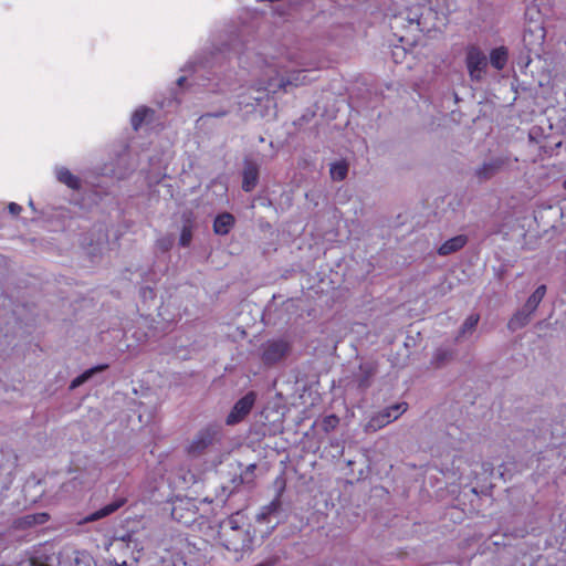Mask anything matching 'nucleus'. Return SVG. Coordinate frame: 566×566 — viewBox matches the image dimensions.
Wrapping results in <instances>:
<instances>
[{
    "label": "nucleus",
    "mask_w": 566,
    "mask_h": 566,
    "mask_svg": "<svg viewBox=\"0 0 566 566\" xmlns=\"http://www.w3.org/2000/svg\"><path fill=\"white\" fill-rule=\"evenodd\" d=\"M275 77H270L265 83L264 90L271 93L283 91L287 93L292 87H298L308 84L312 80L307 77V69L286 70L282 61L271 62Z\"/></svg>",
    "instance_id": "f257e3e1"
},
{
    "label": "nucleus",
    "mask_w": 566,
    "mask_h": 566,
    "mask_svg": "<svg viewBox=\"0 0 566 566\" xmlns=\"http://www.w3.org/2000/svg\"><path fill=\"white\" fill-rule=\"evenodd\" d=\"M221 426L209 423L196 432L187 444L186 452L191 458H199L221 444Z\"/></svg>",
    "instance_id": "f03ea898"
},
{
    "label": "nucleus",
    "mask_w": 566,
    "mask_h": 566,
    "mask_svg": "<svg viewBox=\"0 0 566 566\" xmlns=\"http://www.w3.org/2000/svg\"><path fill=\"white\" fill-rule=\"evenodd\" d=\"M219 538L228 551L237 554L234 557L237 560L242 557L244 552L251 549L252 536L249 530L222 528V531H219Z\"/></svg>",
    "instance_id": "7ed1b4c3"
},
{
    "label": "nucleus",
    "mask_w": 566,
    "mask_h": 566,
    "mask_svg": "<svg viewBox=\"0 0 566 566\" xmlns=\"http://www.w3.org/2000/svg\"><path fill=\"white\" fill-rule=\"evenodd\" d=\"M292 350V340L286 337L268 339L261 346V359L266 366H272L284 359Z\"/></svg>",
    "instance_id": "20e7f679"
},
{
    "label": "nucleus",
    "mask_w": 566,
    "mask_h": 566,
    "mask_svg": "<svg viewBox=\"0 0 566 566\" xmlns=\"http://www.w3.org/2000/svg\"><path fill=\"white\" fill-rule=\"evenodd\" d=\"M408 409L407 402H397L374 413L365 426L366 432H376L397 420Z\"/></svg>",
    "instance_id": "39448f33"
},
{
    "label": "nucleus",
    "mask_w": 566,
    "mask_h": 566,
    "mask_svg": "<svg viewBox=\"0 0 566 566\" xmlns=\"http://www.w3.org/2000/svg\"><path fill=\"white\" fill-rule=\"evenodd\" d=\"M507 163V157L499 156L490 158L475 168L474 176L479 181H486L503 170Z\"/></svg>",
    "instance_id": "423d86ee"
},
{
    "label": "nucleus",
    "mask_w": 566,
    "mask_h": 566,
    "mask_svg": "<svg viewBox=\"0 0 566 566\" xmlns=\"http://www.w3.org/2000/svg\"><path fill=\"white\" fill-rule=\"evenodd\" d=\"M467 66L470 77L480 81L488 66L486 56L478 49H471L467 54Z\"/></svg>",
    "instance_id": "0eeeda50"
},
{
    "label": "nucleus",
    "mask_w": 566,
    "mask_h": 566,
    "mask_svg": "<svg viewBox=\"0 0 566 566\" xmlns=\"http://www.w3.org/2000/svg\"><path fill=\"white\" fill-rule=\"evenodd\" d=\"M255 402V394L250 391L240 398L227 417V424H235L241 421L252 409Z\"/></svg>",
    "instance_id": "6e6552de"
},
{
    "label": "nucleus",
    "mask_w": 566,
    "mask_h": 566,
    "mask_svg": "<svg viewBox=\"0 0 566 566\" xmlns=\"http://www.w3.org/2000/svg\"><path fill=\"white\" fill-rule=\"evenodd\" d=\"M378 371V365L374 360H366L359 364L358 370L354 374L357 387L366 390L371 386L373 379Z\"/></svg>",
    "instance_id": "1a4fd4ad"
},
{
    "label": "nucleus",
    "mask_w": 566,
    "mask_h": 566,
    "mask_svg": "<svg viewBox=\"0 0 566 566\" xmlns=\"http://www.w3.org/2000/svg\"><path fill=\"white\" fill-rule=\"evenodd\" d=\"M242 189L245 192L252 191L259 181V165L251 160H244Z\"/></svg>",
    "instance_id": "9d476101"
},
{
    "label": "nucleus",
    "mask_w": 566,
    "mask_h": 566,
    "mask_svg": "<svg viewBox=\"0 0 566 566\" xmlns=\"http://www.w3.org/2000/svg\"><path fill=\"white\" fill-rule=\"evenodd\" d=\"M468 243V237L464 234L455 235L443 242L438 249L439 255H449L461 250Z\"/></svg>",
    "instance_id": "9b49d317"
},
{
    "label": "nucleus",
    "mask_w": 566,
    "mask_h": 566,
    "mask_svg": "<svg viewBox=\"0 0 566 566\" xmlns=\"http://www.w3.org/2000/svg\"><path fill=\"white\" fill-rule=\"evenodd\" d=\"M234 224V217L231 213L224 212L216 217L213 222V231L217 234L226 235L230 232Z\"/></svg>",
    "instance_id": "f8f14e48"
},
{
    "label": "nucleus",
    "mask_w": 566,
    "mask_h": 566,
    "mask_svg": "<svg viewBox=\"0 0 566 566\" xmlns=\"http://www.w3.org/2000/svg\"><path fill=\"white\" fill-rule=\"evenodd\" d=\"M56 178L60 182L66 185L73 190L81 188V180L77 176L73 175L67 168L60 167L56 169Z\"/></svg>",
    "instance_id": "ddd939ff"
},
{
    "label": "nucleus",
    "mask_w": 566,
    "mask_h": 566,
    "mask_svg": "<svg viewBox=\"0 0 566 566\" xmlns=\"http://www.w3.org/2000/svg\"><path fill=\"white\" fill-rule=\"evenodd\" d=\"M125 502H126V500L123 497L116 499V500L112 501L111 503L106 504L105 506H103L102 509L95 511L91 515L90 520L96 521V520L103 518L105 516H108L112 513L116 512L119 507H122L125 504Z\"/></svg>",
    "instance_id": "4468645a"
},
{
    "label": "nucleus",
    "mask_w": 566,
    "mask_h": 566,
    "mask_svg": "<svg viewBox=\"0 0 566 566\" xmlns=\"http://www.w3.org/2000/svg\"><path fill=\"white\" fill-rule=\"evenodd\" d=\"M107 368H108V365L103 364V365H97L95 367H92V368L85 370L84 373H82L81 375H78L71 381L70 389L73 390V389L82 386L84 382H86L88 379H91L96 373L103 371Z\"/></svg>",
    "instance_id": "2eb2a0df"
},
{
    "label": "nucleus",
    "mask_w": 566,
    "mask_h": 566,
    "mask_svg": "<svg viewBox=\"0 0 566 566\" xmlns=\"http://www.w3.org/2000/svg\"><path fill=\"white\" fill-rule=\"evenodd\" d=\"M532 315L524 312L523 308L516 311V313L510 318L507 328L512 332L518 331L526 326L531 321Z\"/></svg>",
    "instance_id": "dca6fc26"
},
{
    "label": "nucleus",
    "mask_w": 566,
    "mask_h": 566,
    "mask_svg": "<svg viewBox=\"0 0 566 566\" xmlns=\"http://www.w3.org/2000/svg\"><path fill=\"white\" fill-rule=\"evenodd\" d=\"M507 62V50L503 46L493 49L490 53V63L496 70L504 69Z\"/></svg>",
    "instance_id": "f3484780"
},
{
    "label": "nucleus",
    "mask_w": 566,
    "mask_h": 566,
    "mask_svg": "<svg viewBox=\"0 0 566 566\" xmlns=\"http://www.w3.org/2000/svg\"><path fill=\"white\" fill-rule=\"evenodd\" d=\"M281 507V501L279 496H276L273 501H271L268 505H264L260 513L256 515V521L260 523L269 522V517L277 513Z\"/></svg>",
    "instance_id": "a211bd4d"
},
{
    "label": "nucleus",
    "mask_w": 566,
    "mask_h": 566,
    "mask_svg": "<svg viewBox=\"0 0 566 566\" xmlns=\"http://www.w3.org/2000/svg\"><path fill=\"white\" fill-rule=\"evenodd\" d=\"M348 166L344 161H337L331 165L329 174L333 180L342 181L346 178Z\"/></svg>",
    "instance_id": "6ab92c4d"
},
{
    "label": "nucleus",
    "mask_w": 566,
    "mask_h": 566,
    "mask_svg": "<svg viewBox=\"0 0 566 566\" xmlns=\"http://www.w3.org/2000/svg\"><path fill=\"white\" fill-rule=\"evenodd\" d=\"M479 321H480V315L479 314H471V315H469L465 318V321L463 322V324H462V326L460 328L458 337H462V336H465L469 333H472L475 329Z\"/></svg>",
    "instance_id": "aec40b11"
},
{
    "label": "nucleus",
    "mask_w": 566,
    "mask_h": 566,
    "mask_svg": "<svg viewBox=\"0 0 566 566\" xmlns=\"http://www.w3.org/2000/svg\"><path fill=\"white\" fill-rule=\"evenodd\" d=\"M233 530H240L243 527V516L238 512L235 514L230 515L226 521L221 523L220 531L222 528H232Z\"/></svg>",
    "instance_id": "412c9836"
},
{
    "label": "nucleus",
    "mask_w": 566,
    "mask_h": 566,
    "mask_svg": "<svg viewBox=\"0 0 566 566\" xmlns=\"http://www.w3.org/2000/svg\"><path fill=\"white\" fill-rule=\"evenodd\" d=\"M545 294L546 285L542 284L537 286L536 290L530 295V297L526 300V303L536 310L543 301Z\"/></svg>",
    "instance_id": "4be33fe9"
},
{
    "label": "nucleus",
    "mask_w": 566,
    "mask_h": 566,
    "mask_svg": "<svg viewBox=\"0 0 566 566\" xmlns=\"http://www.w3.org/2000/svg\"><path fill=\"white\" fill-rule=\"evenodd\" d=\"M149 112L148 107L142 106L133 113L130 123L135 130H138Z\"/></svg>",
    "instance_id": "5701e85b"
},
{
    "label": "nucleus",
    "mask_w": 566,
    "mask_h": 566,
    "mask_svg": "<svg viewBox=\"0 0 566 566\" xmlns=\"http://www.w3.org/2000/svg\"><path fill=\"white\" fill-rule=\"evenodd\" d=\"M452 357V352L447 348H438L434 354L432 361L437 367L442 366L444 363L450 360Z\"/></svg>",
    "instance_id": "b1692460"
},
{
    "label": "nucleus",
    "mask_w": 566,
    "mask_h": 566,
    "mask_svg": "<svg viewBox=\"0 0 566 566\" xmlns=\"http://www.w3.org/2000/svg\"><path fill=\"white\" fill-rule=\"evenodd\" d=\"M192 240V227L190 224H184L179 238V244L184 248L189 247Z\"/></svg>",
    "instance_id": "393cba45"
},
{
    "label": "nucleus",
    "mask_w": 566,
    "mask_h": 566,
    "mask_svg": "<svg viewBox=\"0 0 566 566\" xmlns=\"http://www.w3.org/2000/svg\"><path fill=\"white\" fill-rule=\"evenodd\" d=\"M338 422H339V419L337 416H335V415L326 416V417H324V419L322 421V429L327 433V432L334 430L337 427Z\"/></svg>",
    "instance_id": "a878e982"
},
{
    "label": "nucleus",
    "mask_w": 566,
    "mask_h": 566,
    "mask_svg": "<svg viewBox=\"0 0 566 566\" xmlns=\"http://www.w3.org/2000/svg\"><path fill=\"white\" fill-rule=\"evenodd\" d=\"M50 516L48 513L30 514L25 516V522L31 524H44L49 521Z\"/></svg>",
    "instance_id": "bb28decb"
},
{
    "label": "nucleus",
    "mask_w": 566,
    "mask_h": 566,
    "mask_svg": "<svg viewBox=\"0 0 566 566\" xmlns=\"http://www.w3.org/2000/svg\"><path fill=\"white\" fill-rule=\"evenodd\" d=\"M172 245V241L171 239H160L158 241V247L163 250V251H167L171 248Z\"/></svg>",
    "instance_id": "cd10ccee"
},
{
    "label": "nucleus",
    "mask_w": 566,
    "mask_h": 566,
    "mask_svg": "<svg viewBox=\"0 0 566 566\" xmlns=\"http://www.w3.org/2000/svg\"><path fill=\"white\" fill-rule=\"evenodd\" d=\"M8 209L11 214L18 216L21 212L22 207L15 202H11L9 203Z\"/></svg>",
    "instance_id": "c85d7f7f"
},
{
    "label": "nucleus",
    "mask_w": 566,
    "mask_h": 566,
    "mask_svg": "<svg viewBox=\"0 0 566 566\" xmlns=\"http://www.w3.org/2000/svg\"><path fill=\"white\" fill-rule=\"evenodd\" d=\"M226 115H227V112L222 111V112H216V113H208V114L203 115L202 117H222Z\"/></svg>",
    "instance_id": "c756f323"
},
{
    "label": "nucleus",
    "mask_w": 566,
    "mask_h": 566,
    "mask_svg": "<svg viewBox=\"0 0 566 566\" xmlns=\"http://www.w3.org/2000/svg\"><path fill=\"white\" fill-rule=\"evenodd\" d=\"M142 294H143L144 297H146L147 295H149V297H153L154 296V291H153V289L146 286V287L142 289Z\"/></svg>",
    "instance_id": "7c9ffc66"
},
{
    "label": "nucleus",
    "mask_w": 566,
    "mask_h": 566,
    "mask_svg": "<svg viewBox=\"0 0 566 566\" xmlns=\"http://www.w3.org/2000/svg\"><path fill=\"white\" fill-rule=\"evenodd\" d=\"M522 308L524 310V312L528 313L530 315H533V313L536 311L531 305H528L526 302H525V304L523 305Z\"/></svg>",
    "instance_id": "2f4dec72"
},
{
    "label": "nucleus",
    "mask_w": 566,
    "mask_h": 566,
    "mask_svg": "<svg viewBox=\"0 0 566 566\" xmlns=\"http://www.w3.org/2000/svg\"><path fill=\"white\" fill-rule=\"evenodd\" d=\"M286 60L294 62L297 66H304L305 64L302 62L294 61L293 56H287Z\"/></svg>",
    "instance_id": "473e14b6"
},
{
    "label": "nucleus",
    "mask_w": 566,
    "mask_h": 566,
    "mask_svg": "<svg viewBox=\"0 0 566 566\" xmlns=\"http://www.w3.org/2000/svg\"><path fill=\"white\" fill-rule=\"evenodd\" d=\"M185 81H186V77H185V76H181V77H179V78H178L177 84H178L179 86H181V85H182V83H184Z\"/></svg>",
    "instance_id": "72a5a7b5"
},
{
    "label": "nucleus",
    "mask_w": 566,
    "mask_h": 566,
    "mask_svg": "<svg viewBox=\"0 0 566 566\" xmlns=\"http://www.w3.org/2000/svg\"><path fill=\"white\" fill-rule=\"evenodd\" d=\"M254 468H255V464H251V465H249V468H248V469H249V470H253Z\"/></svg>",
    "instance_id": "f704fd0d"
},
{
    "label": "nucleus",
    "mask_w": 566,
    "mask_h": 566,
    "mask_svg": "<svg viewBox=\"0 0 566 566\" xmlns=\"http://www.w3.org/2000/svg\"><path fill=\"white\" fill-rule=\"evenodd\" d=\"M563 187L566 189V179L563 182Z\"/></svg>",
    "instance_id": "c9c22d12"
},
{
    "label": "nucleus",
    "mask_w": 566,
    "mask_h": 566,
    "mask_svg": "<svg viewBox=\"0 0 566 566\" xmlns=\"http://www.w3.org/2000/svg\"><path fill=\"white\" fill-rule=\"evenodd\" d=\"M256 566H268V565H265V564H263V563H262V564H259V565H256Z\"/></svg>",
    "instance_id": "e433bc0d"
}]
</instances>
